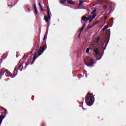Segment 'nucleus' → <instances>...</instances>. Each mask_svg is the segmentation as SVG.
<instances>
[{
    "instance_id": "nucleus-13",
    "label": "nucleus",
    "mask_w": 126,
    "mask_h": 126,
    "mask_svg": "<svg viewBox=\"0 0 126 126\" xmlns=\"http://www.w3.org/2000/svg\"><path fill=\"white\" fill-rule=\"evenodd\" d=\"M97 11V9H95L91 13V14H93V13H95V12Z\"/></svg>"
},
{
    "instance_id": "nucleus-19",
    "label": "nucleus",
    "mask_w": 126,
    "mask_h": 126,
    "mask_svg": "<svg viewBox=\"0 0 126 126\" xmlns=\"http://www.w3.org/2000/svg\"><path fill=\"white\" fill-rule=\"evenodd\" d=\"M103 8H104V9H106V8H107V5H104L103 6Z\"/></svg>"
},
{
    "instance_id": "nucleus-5",
    "label": "nucleus",
    "mask_w": 126,
    "mask_h": 126,
    "mask_svg": "<svg viewBox=\"0 0 126 126\" xmlns=\"http://www.w3.org/2000/svg\"><path fill=\"white\" fill-rule=\"evenodd\" d=\"M82 20L83 21H87V20H88V18L86 17L85 16H84L82 18Z\"/></svg>"
},
{
    "instance_id": "nucleus-18",
    "label": "nucleus",
    "mask_w": 126,
    "mask_h": 126,
    "mask_svg": "<svg viewBox=\"0 0 126 126\" xmlns=\"http://www.w3.org/2000/svg\"><path fill=\"white\" fill-rule=\"evenodd\" d=\"M108 27H108V26H105L104 27V28H103V29H108Z\"/></svg>"
},
{
    "instance_id": "nucleus-31",
    "label": "nucleus",
    "mask_w": 126,
    "mask_h": 126,
    "mask_svg": "<svg viewBox=\"0 0 126 126\" xmlns=\"http://www.w3.org/2000/svg\"><path fill=\"white\" fill-rule=\"evenodd\" d=\"M2 109H3V108H2Z\"/></svg>"
},
{
    "instance_id": "nucleus-7",
    "label": "nucleus",
    "mask_w": 126,
    "mask_h": 126,
    "mask_svg": "<svg viewBox=\"0 0 126 126\" xmlns=\"http://www.w3.org/2000/svg\"><path fill=\"white\" fill-rule=\"evenodd\" d=\"M51 19H49V17H48L47 16H44V20L46 21V22H48L49 20H50Z\"/></svg>"
},
{
    "instance_id": "nucleus-15",
    "label": "nucleus",
    "mask_w": 126,
    "mask_h": 126,
    "mask_svg": "<svg viewBox=\"0 0 126 126\" xmlns=\"http://www.w3.org/2000/svg\"><path fill=\"white\" fill-rule=\"evenodd\" d=\"M82 3H83V1H80V3L79 4V6H80Z\"/></svg>"
},
{
    "instance_id": "nucleus-2",
    "label": "nucleus",
    "mask_w": 126,
    "mask_h": 126,
    "mask_svg": "<svg viewBox=\"0 0 126 126\" xmlns=\"http://www.w3.org/2000/svg\"><path fill=\"white\" fill-rule=\"evenodd\" d=\"M45 50H46V48H45V45L42 46V47H40V49L39 50L37 54H36L34 56V57L33 59V61H34V60H36V59H37V57L38 56V57H39V56H41V55H42V54H43V53H44V51H45Z\"/></svg>"
},
{
    "instance_id": "nucleus-30",
    "label": "nucleus",
    "mask_w": 126,
    "mask_h": 126,
    "mask_svg": "<svg viewBox=\"0 0 126 126\" xmlns=\"http://www.w3.org/2000/svg\"><path fill=\"white\" fill-rule=\"evenodd\" d=\"M101 58H99V59H98V61H99V60H100Z\"/></svg>"
},
{
    "instance_id": "nucleus-17",
    "label": "nucleus",
    "mask_w": 126,
    "mask_h": 126,
    "mask_svg": "<svg viewBox=\"0 0 126 126\" xmlns=\"http://www.w3.org/2000/svg\"><path fill=\"white\" fill-rule=\"evenodd\" d=\"M34 10H36L37 9V7H36V4H34L33 5Z\"/></svg>"
},
{
    "instance_id": "nucleus-20",
    "label": "nucleus",
    "mask_w": 126,
    "mask_h": 126,
    "mask_svg": "<svg viewBox=\"0 0 126 126\" xmlns=\"http://www.w3.org/2000/svg\"><path fill=\"white\" fill-rule=\"evenodd\" d=\"M47 12H50V8H47Z\"/></svg>"
},
{
    "instance_id": "nucleus-9",
    "label": "nucleus",
    "mask_w": 126,
    "mask_h": 126,
    "mask_svg": "<svg viewBox=\"0 0 126 126\" xmlns=\"http://www.w3.org/2000/svg\"><path fill=\"white\" fill-rule=\"evenodd\" d=\"M4 119V116H0V126L1 125V123H2V120Z\"/></svg>"
},
{
    "instance_id": "nucleus-28",
    "label": "nucleus",
    "mask_w": 126,
    "mask_h": 126,
    "mask_svg": "<svg viewBox=\"0 0 126 126\" xmlns=\"http://www.w3.org/2000/svg\"><path fill=\"white\" fill-rule=\"evenodd\" d=\"M15 70H15V69L14 70V72H15Z\"/></svg>"
},
{
    "instance_id": "nucleus-26",
    "label": "nucleus",
    "mask_w": 126,
    "mask_h": 126,
    "mask_svg": "<svg viewBox=\"0 0 126 126\" xmlns=\"http://www.w3.org/2000/svg\"><path fill=\"white\" fill-rule=\"evenodd\" d=\"M40 9H41L43 8V7H42V6L40 7Z\"/></svg>"
},
{
    "instance_id": "nucleus-1",
    "label": "nucleus",
    "mask_w": 126,
    "mask_h": 126,
    "mask_svg": "<svg viewBox=\"0 0 126 126\" xmlns=\"http://www.w3.org/2000/svg\"><path fill=\"white\" fill-rule=\"evenodd\" d=\"M86 102L88 106H92L94 103V97L91 93H88L87 95Z\"/></svg>"
},
{
    "instance_id": "nucleus-21",
    "label": "nucleus",
    "mask_w": 126,
    "mask_h": 126,
    "mask_svg": "<svg viewBox=\"0 0 126 126\" xmlns=\"http://www.w3.org/2000/svg\"><path fill=\"white\" fill-rule=\"evenodd\" d=\"M20 67H23V66L22 65H19V68H20Z\"/></svg>"
},
{
    "instance_id": "nucleus-11",
    "label": "nucleus",
    "mask_w": 126,
    "mask_h": 126,
    "mask_svg": "<svg viewBox=\"0 0 126 126\" xmlns=\"http://www.w3.org/2000/svg\"><path fill=\"white\" fill-rule=\"evenodd\" d=\"M66 1V0H61L60 3H64Z\"/></svg>"
},
{
    "instance_id": "nucleus-27",
    "label": "nucleus",
    "mask_w": 126,
    "mask_h": 126,
    "mask_svg": "<svg viewBox=\"0 0 126 126\" xmlns=\"http://www.w3.org/2000/svg\"><path fill=\"white\" fill-rule=\"evenodd\" d=\"M41 11H44V10L43 9V8L41 9Z\"/></svg>"
},
{
    "instance_id": "nucleus-29",
    "label": "nucleus",
    "mask_w": 126,
    "mask_h": 126,
    "mask_svg": "<svg viewBox=\"0 0 126 126\" xmlns=\"http://www.w3.org/2000/svg\"><path fill=\"white\" fill-rule=\"evenodd\" d=\"M85 26V24H84V26Z\"/></svg>"
},
{
    "instance_id": "nucleus-16",
    "label": "nucleus",
    "mask_w": 126,
    "mask_h": 126,
    "mask_svg": "<svg viewBox=\"0 0 126 126\" xmlns=\"http://www.w3.org/2000/svg\"><path fill=\"white\" fill-rule=\"evenodd\" d=\"M89 51H90L89 48H88L87 49V50H86V53H87V54H88V53H89Z\"/></svg>"
},
{
    "instance_id": "nucleus-10",
    "label": "nucleus",
    "mask_w": 126,
    "mask_h": 126,
    "mask_svg": "<svg viewBox=\"0 0 126 126\" xmlns=\"http://www.w3.org/2000/svg\"><path fill=\"white\" fill-rule=\"evenodd\" d=\"M47 15L49 17V19H51V17L52 16V14L50 12H47Z\"/></svg>"
},
{
    "instance_id": "nucleus-12",
    "label": "nucleus",
    "mask_w": 126,
    "mask_h": 126,
    "mask_svg": "<svg viewBox=\"0 0 126 126\" xmlns=\"http://www.w3.org/2000/svg\"><path fill=\"white\" fill-rule=\"evenodd\" d=\"M84 27H85V26H83L81 28V30H80V32L79 33V35H80V34H81V32H82V30H83V29H84Z\"/></svg>"
},
{
    "instance_id": "nucleus-22",
    "label": "nucleus",
    "mask_w": 126,
    "mask_h": 126,
    "mask_svg": "<svg viewBox=\"0 0 126 126\" xmlns=\"http://www.w3.org/2000/svg\"><path fill=\"white\" fill-rule=\"evenodd\" d=\"M38 5L40 7H41V6H42V5H41V3H38Z\"/></svg>"
},
{
    "instance_id": "nucleus-3",
    "label": "nucleus",
    "mask_w": 126,
    "mask_h": 126,
    "mask_svg": "<svg viewBox=\"0 0 126 126\" xmlns=\"http://www.w3.org/2000/svg\"><path fill=\"white\" fill-rule=\"evenodd\" d=\"M85 63L87 66H90L94 63V62L90 57H88L87 60H85Z\"/></svg>"
},
{
    "instance_id": "nucleus-6",
    "label": "nucleus",
    "mask_w": 126,
    "mask_h": 126,
    "mask_svg": "<svg viewBox=\"0 0 126 126\" xmlns=\"http://www.w3.org/2000/svg\"><path fill=\"white\" fill-rule=\"evenodd\" d=\"M67 3L69 4H73L74 3L73 2V1L71 0H67Z\"/></svg>"
},
{
    "instance_id": "nucleus-4",
    "label": "nucleus",
    "mask_w": 126,
    "mask_h": 126,
    "mask_svg": "<svg viewBox=\"0 0 126 126\" xmlns=\"http://www.w3.org/2000/svg\"><path fill=\"white\" fill-rule=\"evenodd\" d=\"M95 17H96L95 14H94L93 16L90 15L88 17V20H89L90 23L92 22V20H93Z\"/></svg>"
},
{
    "instance_id": "nucleus-14",
    "label": "nucleus",
    "mask_w": 126,
    "mask_h": 126,
    "mask_svg": "<svg viewBox=\"0 0 126 126\" xmlns=\"http://www.w3.org/2000/svg\"><path fill=\"white\" fill-rule=\"evenodd\" d=\"M47 33H46V35L44 36L43 40H46V39H47Z\"/></svg>"
},
{
    "instance_id": "nucleus-25",
    "label": "nucleus",
    "mask_w": 126,
    "mask_h": 126,
    "mask_svg": "<svg viewBox=\"0 0 126 126\" xmlns=\"http://www.w3.org/2000/svg\"><path fill=\"white\" fill-rule=\"evenodd\" d=\"M97 23H99V21H96V22H95V24H97Z\"/></svg>"
},
{
    "instance_id": "nucleus-24",
    "label": "nucleus",
    "mask_w": 126,
    "mask_h": 126,
    "mask_svg": "<svg viewBox=\"0 0 126 126\" xmlns=\"http://www.w3.org/2000/svg\"><path fill=\"white\" fill-rule=\"evenodd\" d=\"M35 12L36 14H38V12H37V9H36V10H35Z\"/></svg>"
},
{
    "instance_id": "nucleus-8",
    "label": "nucleus",
    "mask_w": 126,
    "mask_h": 126,
    "mask_svg": "<svg viewBox=\"0 0 126 126\" xmlns=\"http://www.w3.org/2000/svg\"><path fill=\"white\" fill-rule=\"evenodd\" d=\"M94 52L96 55H99V53H100V51H99V50L97 48L94 49Z\"/></svg>"
},
{
    "instance_id": "nucleus-23",
    "label": "nucleus",
    "mask_w": 126,
    "mask_h": 126,
    "mask_svg": "<svg viewBox=\"0 0 126 126\" xmlns=\"http://www.w3.org/2000/svg\"><path fill=\"white\" fill-rule=\"evenodd\" d=\"M107 18H108V17L106 16L104 17V19L105 20H107Z\"/></svg>"
}]
</instances>
